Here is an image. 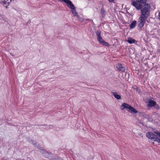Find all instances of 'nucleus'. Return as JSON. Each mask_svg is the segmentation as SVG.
Wrapping results in <instances>:
<instances>
[{"label":"nucleus","mask_w":160,"mask_h":160,"mask_svg":"<svg viewBox=\"0 0 160 160\" xmlns=\"http://www.w3.org/2000/svg\"><path fill=\"white\" fill-rule=\"evenodd\" d=\"M116 68L118 69V70L120 72H125V68L123 67L121 64L119 63L117 64L116 65Z\"/></svg>","instance_id":"8"},{"label":"nucleus","mask_w":160,"mask_h":160,"mask_svg":"<svg viewBox=\"0 0 160 160\" xmlns=\"http://www.w3.org/2000/svg\"><path fill=\"white\" fill-rule=\"evenodd\" d=\"M135 89L139 93H140L141 92V90L140 89H139L138 88H136Z\"/></svg>","instance_id":"19"},{"label":"nucleus","mask_w":160,"mask_h":160,"mask_svg":"<svg viewBox=\"0 0 160 160\" xmlns=\"http://www.w3.org/2000/svg\"><path fill=\"white\" fill-rule=\"evenodd\" d=\"M72 10V12L74 16H78V14L76 12V9L75 7H74V8L71 9Z\"/></svg>","instance_id":"14"},{"label":"nucleus","mask_w":160,"mask_h":160,"mask_svg":"<svg viewBox=\"0 0 160 160\" xmlns=\"http://www.w3.org/2000/svg\"><path fill=\"white\" fill-rule=\"evenodd\" d=\"M127 41L130 44H132L135 43V42H137V41L135 40L134 39L132 38H128Z\"/></svg>","instance_id":"10"},{"label":"nucleus","mask_w":160,"mask_h":160,"mask_svg":"<svg viewBox=\"0 0 160 160\" xmlns=\"http://www.w3.org/2000/svg\"><path fill=\"white\" fill-rule=\"evenodd\" d=\"M63 2L67 4V6L70 9L74 8L75 7L72 2L70 0H62Z\"/></svg>","instance_id":"7"},{"label":"nucleus","mask_w":160,"mask_h":160,"mask_svg":"<svg viewBox=\"0 0 160 160\" xmlns=\"http://www.w3.org/2000/svg\"><path fill=\"white\" fill-rule=\"evenodd\" d=\"M90 20V19H86V21H88V20Z\"/></svg>","instance_id":"21"},{"label":"nucleus","mask_w":160,"mask_h":160,"mask_svg":"<svg viewBox=\"0 0 160 160\" xmlns=\"http://www.w3.org/2000/svg\"><path fill=\"white\" fill-rule=\"evenodd\" d=\"M32 143L34 145V146L38 149H40V152L44 155V156L46 158L51 159H53L52 157L53 154L50 152H48L44 150L42 148H41L39 144L37 143H36L35 141L32 140Z\"/></svg>","instance_id":"2"},{"label":"nucleus","mask_w":160,"mask_h":160,"mask_svg":"<svg viewBox=\"0 0 160 160\" xmlns=\"http://www.w3.org/2000/svg\"><path fill=\"white\" fill-rule=\"evenodd\" d=\"M156 104V102L155 101L152 100H150L148 103V106L149 107H152L155 106Z\"/></svg>","instance_id":"9"},{"label":"nucleus","mask_w":160,"mask_h":160,"mask_svg":"<svg viewBox=\"0 0 160 160\" xmlns=\"http://www.w3.org/2000/svg\"><path fill=\"white\" fill-rule=\"evenodd\" d=\"M137 22L136 21H134L130 24L129 27L130 28H134L136 26Z\"/></svg>","instance_id":"12"},{"label":"nucleus","mask_w":160,"mask_h":160,"mask_svg":"<svg viewBox=\"0 0 160 160\" xmlns=\"http://www.w3.org/2000/svg\"><path fill=\"white\" fill-rule=\"evenodd\" d=\"M6 18L4 16L0 14V19H2L4 21H6Z\"/></svg>","instance_id":"17"},{"label":"nucleus","mask_w":160,"mask_h":160,"mask_svg":"<svg viewBox=\"0 0 160 160\" xmlns=\"http://www.w3.org/2000/svg\"><path fill=\"white\" fill-rule=\"evenodd\" d=\"M154 134L151 132H147L146 134V136L149 139L160 143V132L155 131L154 132Z\"/></svg>","instance_id":"1"},{"label":"nucleus","mask_w":160,"mask_h":160,"mask_svg":"<svg viewBox=\"0 0 160 160\" xmlns=\"http://www.w3.org/2000/svg\"><path fill=\"white\" fill-rule=\"evenodd\" d=\"M112 93L113 95L114 96L115 98H116L117 99H120L121 98V96L118 94L116 92H112Z\"/></svg>","instance_id":"11"},{"label":"nucleus","mask_w":160,"mask_h":160,"mask_svg":"<svg viewBox=\"0 0 160 160\" xmlns=\"http://www.w3.org/2000/svg\"><path fill=\"white\" fill-rule=\"evenodd\" d=\"M102 17L104 18L106 15V12L103 8H102L101 10Z\"/></svg>","instance_id":"13"},{"label":"nucleus","mask_w":160,"mask_h":160,"mask_svg":"<svg viewBox=\"0 0 160 160\" xmlns=\"http://www.w3.org/2000/svg\"><path fill=\"white\" fill-rule=\"evenodd\" d=\"M78 19L81 22H82L83 20V19L82 18L78 16Z\"/></svg>","instance_id":"18"},{"label":"nucleus","mask_w":160,"mask_h":160,"mask_svg":"<svg viewBox=\"0 0 160 160\" xmlns=\"http://www.w3.org/2000/svg\"><path fill=\"white\" fill-rule=\"evenodd\" d=\"M12 0H10V1H9V0H4V1L2 2V3H3V5L4 6L6 4H8V5H9V4L10 3V2H12Z\"/></svg>","instance_id":"15"},{"label":"nucleus","mask_w":160,"mask_h":160,"mask_svg":"<svg viewBox=\"0 0 160 160\" xmlns=\"http://www.w3.org/2000/svg\"><path fill=\"white\" fill-rule=\"evenodd\" d=\"M101 32L100 30H97L96 32V34L97 37L101 36Z\"/></svg>","instance_id":"16"},{"label":"nucleus","mask_w":160,"mask_h":160,"mask_svg":"<svg viewBox=\"0 0 160 160\" xmlns=\"http://www.w3.org/2000/svg\"><path fill=\"white\" fill-rule=\"evenodd\" d=\"M147 18L140 17L139 18L138 22V27L140 28V29H142V27L145 22Z\"/></svg>","instance_id":"5"},{"label":"nucleus","mask_w":160,"mask_h":160,"mask_svg":"<svg viewBox=\"0 0 160 160\" xmlns=\"http://www.w3.org/2000/svg\"><path fill=\"white\" fill-rule=\"evenodd\" d=\"M5 7H6V8H7V6H6Z\"/></svg>","instance_id":"24"},{"label":"nucleus","mask_w":160,"mask_h":160,"mask_svg":"<svg viewBox=\"0 0 160 160\" xmlns=\"http://www.w3.org/2000/svg\"><path fill=\"white\" fill-rule=\"evenodd\" d=\"M154 142H153L152 143V144H154Z\"/></svg>","instance_id":"23"},{"label":"nucleus","mask_w":160,"mask_h":160,"mask_svg":"<svg viewBox=\"0 0 160 160\" xmlns=\"http://www.w3.org/2000/svg\"><path fill=\"white\" fill-rule=\"evenodd\" d=\"M11 55L12 56H14V55H13V54H12V53H11Z\"/></svg>","instance_id":"22"},{"label":"nucleus","mask_w":160,"mask_h":160,"mask_svg":"<svg viewBox=\"0 0 160 160\" xmlns=\"http://www.w3.org/2000/svg\"><path fill=\"white\" fill-rule=\"evenodd\" d=\"M158 19L160 21V12L159 13Z\"/></svg>","instance_id":"20"},{"label":"nucleus","mask_w":160,"mask_h":160,"mask_svg":"<svg viewBox=\"0 0 160 160\" xmlns=\"http://www.w3.org/2000/svg\"><path fill=\"white\" fill-rule=\"evenodd\" d=\"M97 39L99 42L102 45L108 47L109 46L108 43L105 41L101 36L97 37Z\"/></svg>","instance_id":"6"},{"label":"nucleus","mask_w":160,"mask_h":160,"mask_svg":"<svg viewBox=\"0 0 160 160\" xmlns=\"http://www.w3.org/2000/svg\"><path fill=\"white\" fill-rule=\"evenodd\" d=\"M149 5L148 4H145L143 7L141 9V14L140 17L147 18L149 15Z\"/></svg>","instance_id":"4"},{"label":"nucleus","mask_w":160,"mask_h":160,"mask_svg":"<svg viewBox=\"0 0 160 160\" xmlns=\"http://www.w3.org/2000/svg\"><path fill=\"white\" fill-rule=\"evenodd\" d=\"M120 108L122 110H124L125 108H127L128 109L127 110V111L132 113H136L138 112L132 107L126 103H122L121 106Z\"/></svg>","instance_id":"3"}]
</instances>
